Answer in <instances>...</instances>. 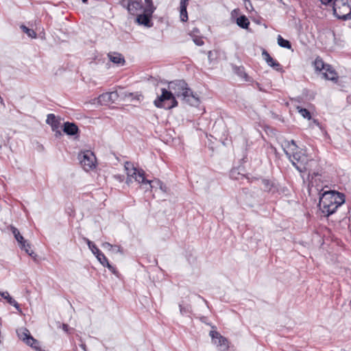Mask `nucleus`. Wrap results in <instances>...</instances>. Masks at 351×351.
Returning a JSON list of instances; mask_svg holds the SVG:
<instances>
[{"label": "nucleus", "mask_w": 351, "mask_h": 351, "mask_svg": "<svg viewBox=\"0 0 351 351\" xmlns=\"http://www.w3.org/2000/svg\"><path fill=\"white\" fill-rule=\"evenodd\" d=\"M168 89L162 88L161 95L154 100V104L157 108L169 110L177 106L176 97H181L191 106H195L199 103V97L188 88L187 84L183 80L169 82Z\"/></svg>", "instance_id": "nucleus-1"}, {"label": "nucleus", "mask_w": 351, "mask_h": 351, "mask_svg": "<svg viewBox=\"0 0 351 351\" xmlns=\"http://www.w3.org/2000/svg\"><path fill=\"white\" fill-rule=\"evenodd\" d=\"M282 146L286 155L300 172H310L312 163H315V161L309 159L305 152L300 149L294 141H285Z\"/></svg>", "instance_id": "nucleus-2"}, {"label": "nucleus", "mask_w": 351, "mask_h": 351, "mask_svg": "<svg viewBox=\"0 0 351 351\" xmlns=\"http://www.w3.org/2000/svg\"><path fill=\"white\" fill-rule=\"evenodd\" d=\"M344 202L343 194L335 191H324L319 197V206L324 215L329 216Z\"/></svg>", "instance_id": "nucleus-3"}, {"label": "nucleus", "mask_w": 351, "mask_h": 351, "mask_svg": "<svg viewBox=\"0 0 351 351\" xmlns=\"http://www.w3.org/2000/svg\"><path fill=\"white\" fill-rule=\"evenodd\" d=\"M124 167L128 176L126 183L128 185L134 180V181L144 186L147 179L145 177V171L143 169L134 167L130 162H125Z\"/></svg>", "instance_id": "nucleus-4"}, {"label": "nucleus", "mask_w": 351, "mask_h": 351, "mask_svg": "<svg viewBox=\"0 0 351 351\" xmlns=\"http://www.w3.org/2000/svg\"><path fill=\"white\" fill-rule=\"evenodd\" d=\"M332 8L337 18L343 20L351 19V0H335Z\"/></svg>", "instance_id": "nucleus-5"}, {"label": "nucleus", "mask_w": 351, "mask_h": 351, "mask_svg": "<svg viewBox=\"0 0 351 351\" xmlns=\"http://www.w3.org/2000/svg\"><path fill=\"white\" fill-rule=\"evenodd\" d=\"M156 10L152 0H145L143 14H136V22L139 25L151 27V17Z\"/></svg>", "instance_id": "nucleus-6"}, {"label": "nucleus", "mask_w": 351, "mask_h": 351, "mask_svg": "<svg viewBox=\"0 0 351 351\" xmlns=\"http://www.w3.org/2000/svg\"><path fill=\"white\" fill-rule=\"evenodd\" d=\"M313 64L316 71H322V75L325 80H337V75L335 71L330 65L325 64L321 58H317Z\"/></svg>", "instance_id": "nucleus-7"}, {"label": "nucleus", "mask_w": 351, "mask_h": 351, "mask_svg": "<svg viewBox=\"0 0 351 351\" xmlns=\"http://www.w3.org/2000/svg\"><path fill=\"white\" fill-rule=\"evenodd\" d=\"M78 159L83 169L88 171L95 167L96 157L94 154L86 150L79 154Z\"/></svg>", "instance_id": "nucleus-8"}, {"label": "nucleus", "mask_w": 351, "mask_h": 351, "mask_svg": "<svg viewBox=\"0 0 351 351\" xmlns=\"http://www.w3.org/2000/svg\"><path fill=\"white\" fill-rule=\"evenodd\" d=\"M209 335L212 343L217 346L219 351H227L229 348V342L226 338L215 330H210Z\"/></svg>", "instance_id": "nucleus-9"}, {"label": "nucleus", "mask_w": 351, "mask_h": 351, "mask_svg": "<svg viewBox=\"0 0 351 351\" xmlns=\"http://www.w3.org/2000/svg\"><path fill=\"white\" fill-rule=\"evenodd\" d=\"M117 92L106 93L100 95L97 98V102L100 105H109L114 103L118 98Z\"/></svg>", "instance_id": "nucleus-10"}, {"label": "nucleus", "mask_w": 351, "mask_h": 351, "mask_svg": "<svg viewBox=\"0 0 351 351\" xmlns=\"http://www.w3.org/2000/svg\"><path fill=\"white\" fill-rule=\"evenodd\" d=\"M144 7L142 5L141 0H128L127 9L128 12L133 15H136L141 10L143 11Z\"/></svg>", "instance_id": "nucleus-11"}, {"label": "nucleus", "mask_w": 351, "mask_h": 351, "mask_svg": "<svg viewBox=\"0 0 351 351\" xmlns=\"http://www.w3.org/2000/svg\"><path fill=\"white\" fill-rule=\"evenodd\" d=\"M262 56H263L264 60H265V62H267V64L269 66L274 68V69H276L277 71L281 69L280 64L277 61L274 60L270 56V55L267 53V51H266L265 50H263V51L262 53Z\"/></svg>", "instance_id": "nucleus-12"}, {"label": "nucleus", "mask_w": 351, "mask_h": 351, "mask_svg": "<svg viewBox=\"0 0 351 351\" xmlns=\"http://www.w3.org/2000/svg\"><path fill=\"white\" fill-rule=\"evenodd\" d=\"M110 60L118 66H122L125 64V59L123 56L119 53H110L108 54Z\"/></svg>", "instance_id": "nucleus-13"}, {"label": "nucleus", "mask_w": 351, "mask_h": 351, "mask_svg": "<svg viewBox=\"0 0 351 351\" xmlns=\"http://www.w3.org/2000/svg\"><path fill=\"white\" fill-rule=\"evenodd\" d=\"M47 123L48 124L51 125L53 131L56 132V136L61 135V132L59 130H58L59 122L56 119L54 114H48L47 119Z\"/></svg>", "instance_id": "nucleus-14"}, {"label": "nucleus", "mask_w": 351, "mask_h": 351, "mask_svg": "<svg viewBox=\"0 0 351 351\" xmlns=\"http://www.w3.org/2000/svg\"><path fill=\"white\" fill-rule=\"evenodd\" d=\"M63 131L68 135H75L78 132V128L73 123L66 122L64 123Z\"/></svg>", "instance_id": "nucleus-15"}, {"label": "nucleus", "mask_w": 351, "mask_h": 351, "mask_svg": "<svg viewBox=\"0 0 351 351\" xmlns=\"http://www.w3.org/2000/svg\"><path fill=\"white\" fill-rule=\"evenodd\" d=\"M10 230L12 234H14V238L19 243L21 248H25L26 241L24 239L23 237L20 234L19 230L14 226H10Z\"/></svg>", "instance_id": "nucleus-16"}, {"label": "nucleus", "mask_w": 351, "mask_h": 351, "mask_svg": "<svg viewBox=\"0 0 351 351\" xmlns=\"http://www.w3.org/2000/svg\"><path fill=\"white\" fill-rule=\"evenodd\" d=\"M188 4V0H181L180 3V19L183 22H186L188 20V14L186 11V7Z\"/></svg>", "instance_id": "nucleus-17"}, {"label": "nucleus", "mask_w": 351, "mask_h": 351, "mask_svg": "<svg viewBox=\"0 0 351 351\" xmlns=\"http://www.w3.org/2000/svg\"><path fill=\"white\" fill-rule=\"evenodd\" d=\"M0 295H1L2 298H3L4 299H5L7 300V302L12 305L13 306H14L18 311H21V308H20V306L19 305V304L17 303V302L16 300H14L9 294V293L8 291H4V292H1L0 293Z\"/></svg>", "instance_id": "nucleus-18"}, {"label": "nucleus", "mask_w": 351, "mask_h": 351, "mask_svg": "<svg viewBox=\"0 0 351 351\" xmlns=\"http://www.w3.org/2000/svg\"><path fill=\"white\" fill-rule=\"evenodd\" d=\"M18 337L24 342L31 335L29 331L25 328H21L16 330Z\"/></svg>", "instance_id": "nucleus-19"}, {"label": "nucleus", "mask_w": 351, "mask_h": 351, "mask_svg": "<svg viewBox=\"0 0 351 351\" xmlns=\"http://www.w3.org/2000/svg\"><path fill=\"white\" fill-rule=\"evenodd\" d=\"M237 24L243 29H247L250 25V21L245 16H241L237 19Z\"/></svg>", "instance_id": "nucleus-20"}, {"label": "nucleus", "mask_w": 351, "mask_h": 351, "mask_svg": "<svg viewBox=\"0 0 351 351\" xmlns=\"http://www.w3.org/2000/svg\"><path fill=\"white\" fill-rule=\"evenodd\" d=\"M25 343L36 350H39L40 349L39 342L32 335L27 338Z\"/></svg>", "instance_id": "nucleus-21"}, {"label": "nucleus", "mask_w": 351, "mask_h": 351, "mask_svg": "<svg viewBox=\"0 0 351 351\" xmlns=\"http://www.w3.org/2000/svg\"><path fill=\"white\" fill-rule=\"evenodd\" d=\"M155 182L156 179L153 180H146L145 184H144V186H145V191H152L153 190L156 191L157 189H158V185L156 183H155Z\"/></svg>", "instance_id": "nucleus-22"}, {"label": "nucleus", "mask_w": 351, "mask_h": 351, "mask_svg": "<svg viewBox=\"0 0 351 351\" xmlns=\"http://www.w3.org/2000/svg\"><path fill=\"white\" fill-rule=\"evenodd\" d=\"M278 44L279 46L286 49H291V45L289 40L284 39L280 35L277 38Z\"/></svg>", "instance_id": "nucleus-23"}, {"label": "nucleus", "mask_w": 351, "mask_h": 351, "mask_svg": "<svg viewBox=\"0 0 351 351\" xmlns=\"http://www.w3.org/2000/svg\"><path fill=\"white\" fill-rule=\"evenodd\" d=\"M21 29L23 31V32H25L26 34H27V36L29 37H30L32 38H36L37 34L34 29H29L24 25H22L21 26Z\"/></svg>", "instance_id": "nucleus-24"}, {"label": "nucleus", "mask_w": 351, "mask_h": 351, "mask_svg": "<svg viewBox=\"0 0 351 351\" xmlns=\"http://www.w3.org/2000/svg\"><path fill=\"white\" fill-rule=\"evenodd\" d=\"M87 244L89 249L94 254V255L96 256L97 254H99L101 252L98 247L92 241L87 240Z\"/></svg>", "instance_id": "nucleus-25"}, {"label": "nucleus", "mask_w": 351, "mask_h": 351, "mask_svg": "<svg viewBox=\"0 0 351 351\" xmlns=\"http://www.w3.org/2000/svg\"><path fill=\"white\" fill-rule=\"evenodd\" d=\"M298 110L299 113L304 118L307 119H311V113L308 110H306L305 108H302L301 107H298Z\"/></svg>", "instance_id": "nucleus-26"}, {"label": "nucleus", "mask_w": 351, "mask_h": 351, "mask_svg": "<svg viewBox=\"0 0 351 351\" xmlns=\"http://www.w3.org/2000/svg\"><path fill=\"white\" fill-rule=\"evenodd\" d=\"M96 258L103 266H106V265L108 263L107 258L102 252L97 254L96 255Z\"/></svg>", "instance_id": "nucleus-27"}, {"label": "nucleus", "mask_w": 351, "mask_h": 351, "mask_svg": "<svg viewBox=\"0 0 351 351\" xmlns=\"http://www.w3.org/2000/svg\"><path fill=\"white\" fill-rule=\"evenodd\" d=\"M103 248L110 251L112 248H117V252H121V247L119 245H112L110 243L105 242L102 244Z\"/></svg>", "instance_id": "nucleus-28"}, {"label": "nucleus", "mask_w": 351, "mask_h": 351, "mask_svg": "<svg viewBox=\"0 0 351 351\" xmlns=\"http://www.w3.org/2000/svg\"><path fill=\"white\" fill-rule=\"evenodd\" d=\"M125 96L130 97L131 101H132L134 99H136V100L139 101L143 97L142 95H141V94H134V93H129L126 94Z\"/></svg>", "instance_id": "nucleus-29"}, {"label": "nucleus", "mask_w": 351, "mask_h": 351, "mask_svg": "<svg viewBox=\"0 0 351 351\" xmlns=\"http://www.w3.org/2000/svg\"><path fill=\"white\" fill-rule=\"evenodd\" d=\"M155 183H156L158 185V189L161 191H162L164 193H167V187L160 180L156 179Z\"/></svg>", "instance_id": "nucleus-30"}, {"label": "nucleus", "mask_w": 351, "mask_h": 351, "mask_svg": "<svg viewBox=\"0 0 351 351\" xmlns=\"http://www.w3.org/2000/svg\"><path fill=\"white\" fill-rule=\"evenodd\" d=\"M179 307H180V312L182 315H184L187 313H190L191 312V306H183L182 304H180L179 305Z\"/></svg>", "instance_id": "nucleus-31"}, {"label": "nucleus", "mask_w": 351, "mask_h": 351, "mask_svg": "<svg viewBox=\"0 0 351 351\" xmlns=\"http://www.w3.org/2000/svg\"><path fill=\"white\" fill-rule=\"evenodd\" d=\"M263 187L265 191H271L273 186L270 181L267 180H263Z\"/></svg>", "instance_id": "nucleus-32"}, {"label": "nucleus", "mask_w": 351, "mask_h": 351, "mask_svg": "<svg viewBox=\"0 0 351 351\" xmlns=\"http://www.w3.org/2000/svg\"><path fill=\"white\" fill-rule=\"evenodd\" d=\"M21 250H25V252L28 254L29 256H32L34 254V252L31 250L29 243H28L27 241L25 243V248H21Z\"/></svg>", "instance_id": "nucleus-33"}, {"label": "nucleus", "mask_w": 351, "mask_h": 351, "mask_svg": "<svg viewBox=\"0 0 351 351\" xmlns=\"http://www.w3.org/2000/svg\"><path fill=\"white\" fill-rule=\"evenodd\" d=\"M239 173L237 172V169H232L230 172V176L232 178L234 179H239V177L238 176Z\"/></svg>", "instance_id": "nucleus-34"}, {"label": "nucleus", "mask_w": 351, "mask_h": 351, "mask_svg": "<svg viewBox=\"0 0 351 351\" xmlns=\"http://www.w3.org/2000/svg\"><path fill=\"white\" fill-rule=\"evenodd\" d=\"M106 267L108 268V269L112 271L113 274H116L117 273V271H116V269L112 267L109 263H108L106 266Z\"/></svg>", "instance_id": "nucleus-35"}, {"label": "nucleus", "mask_w": 351, "mask_h": 351, "mask_svg": "<svg viewBox=\"0 0 351 351\" xmlns=\"http://www.w3.org/2000/svg\"><path fill=\"white\" fill-rule=\"evenodd\" d=\"M193 41L198 46H202L204 45V41L201 38H195Z\"/></svg>", "instance_id": "nucleus-36"}, {"label": "nucleus", "mask_w": 351, "mask_h": 351, "mask_svg": "<svg viewBox=\"0 0 351 351\" xmlns=\"http://www.w3.org/2000/svg\"><path fill=\"white\" fill-rule=\"evenodd\" d=\"M319 1L322 2V3L326 5L329 3H330L332 0H319Z\"/></svg>", "instance_id": "nucleus-37"}, {"label": "nucleus", "mask_w": 351, "mask_h": 351, "mask_svg": "<svg viewBox=\"0 0 351 351\" xmlns=\"http://www.w3.org/2000/svg\"><path fill=\"white\" fill-rule=\"evenodd\" d=\"M68 328H69V326L67 324H62V330H64L65 332H68Z\"/></svg>", "instance_id": "nucleus-38"}, {"label": "nucleus", "mask_w": 351, "mask_h": 351, "mask_svg": "<svg viewBox=\"0 0 351 351\" xmlns=\"http://www.w3.org/2000/svg\"><path fill=\"white\" fill-rule=\"evenodd\" d=\"M110 251H112V252L114 253H117L118 252L117 251V248H112ZM120 253H123L122 252V249L121 248V252H119Z\"/></svg>", "instance_id": "nucleus-39"}, {"label": "nucleus", "mask_w": 351, "mask_h": 351, "mask_svg": "<svg viewBox=\"0 0 351 351\" xmlns=\"http://www.w3.org/2000/svg\"><path fill=\"white\" fill-rule=\"evenodd\" d=\"M247 3H249L250 7L252 8V4H251V2H250V0H245V4L246 6H247Z\"/></svg>", "instance_id": "nucleus-40"}, {"label": "nucleus", "mask_w": 351, "mask_h": 351, "mask_svg": "<svg viewBox=\"0 0 351 351\" xmlns=\"http://www.w3.org/2000/svg\"><path fill=\"white\" fill-rule=\"evenodd\" d=\"M80 347L82 348V349H83L84 351H86V345L85 344L82 343L80 345Z\"/></svg>", "instance_id": "nucleus-41"}, {"label": "nucleus", "mask_w": 351, "mask_h": 351, "mask_svg": "<svg viewBox=\"0 0 351 351\" xmlns=\"http://www.w3.org/2000/svg\"><path fill=\"white\" fill-rule=\"evenodd\" d=\"M88 0H82L84 3H86Z\"/></svg>", "instance_id": "nucleus-42"}]
</instances>
